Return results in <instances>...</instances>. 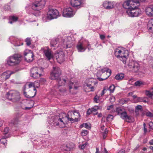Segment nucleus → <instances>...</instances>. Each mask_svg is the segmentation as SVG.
Instances as JSON below:
<instances>
[{"mask_svg": "<svg viewBox=\"0 0 153 153\" xmlns=\"http://www.w3.org/2000/svg\"><path fill=\"white\" fill-rule=\"evenodd\" d=\"M111 71L108 68H104L100 69L97 72V79L100 81L107 79L111 75Z\"/></svg>", "mask_w": 153, "mask_h": 153, "instance_id": "obj_1", "label": "nucleus"}, {"mask_svg": "<svg viewBox=\"0 0 153 153\" xmlns=\"http://www.w3.org/2000/svg\"><path fill=\"white\" fill-rule=\"evenodd\" d=\"M6 97L13 102H16L20 100V94L15 90H11L7 94Z\"/></svg>", "mask_w": 153, "mask_h": 153, "instance_id": "obj_2", "label": "nucleus"}, {"mask_svg": "<svg viewBox=\"0 0 153 153\" xmlns=\"http://www.w3.org/2000/svg\"><path fill=\"white\" fill-rule=\"evenodd\" d=\"M21 55L16 54L9 57L7 59V63L10 66H13L18 64L21 60Z\"/></svg>", "mask_w": 153, "mask_h": 153, "instance_id": "obj_3", "label": "nucleus"}, {"mask_svg": "<svg viewBox=\"0 0 153 153\" xmlns=\"http://www.w3.org/2000/svg\"><path fill=\"white\" fill-rule=\"evenodd\" d=\"M45 0H41L40 1H35L32 2L30 7L33 10L39 11L43 8L45 4Z\"/></svg>", "mask_w": 153, "mask_h": 153, "instance_id": "obj_4", "label": "nucleus"}, {"mask_svg": "<svg viewBox=\"0 0 153 153\" xmlns=\"http://www.w3.org/2000/svg\"><path fill=\"white\" fill-rule=\"evenodd\" d=\"M44 68H42L34 67L32 68L30 70V76L34 78H38L42 75V72Z\"/></svg>", "mask_w": 153, "mask_h": 153, "instance_id": "obj_5", "label": "nucleus"}, {"mask_svg": "<svg viewBox=\"0 0 153 153\" xmlns=\"http://www.w3.org/2000/svg\"><path fill=\"white\" fill-rule=\"evenodd\" d=\"M60 16L57 10L55 9H50L47 13V17L49 20L56 19Z\"/></svg>", "mask_w": 153, "mask_h": 153, "instance_id": "obj_6", "label": "nucleus"}, {"mask_svg": "<svg viewBox=\"0 0 153 153\" xmlns=\"http://www.w3.org/2000/svg\"><path fill=\"white\" fill-rule=\"evenodd\" d=\"M126 13L131 17H137L141 14V10L139 9H135L133 7L127 10Z\"/></svg>", "mask_w": 153, "mask_h": 153, "instance_id": "obj_7", "label": "nucleus"}, {"mask_svg": "<svg viewBox=\"0 0 153 153\" xmlns=\"http://www.w3.org/2000/svg\"><path fill=\"white\" fill-rule=\"evenodd\" d=\"M61 71L58 66H53V70L51 73V77L52 79H57L61 75Z\"/></svg>", "mask_w": 153, "mask_h": 153, "instance_id": "obj_8", "label": "nucleus"}, {"mask_svg": "<svg viewBox=\"0 0 153 153\" xmlns=\"http://www.w3.org/2000/svg\"><path fill=\"white\" fill-rule=\"evenodd\" d=\"M24 55L25 59L27 62H31L34 59V55L31 50H25L24 52Z\"/></svg>", "mask_w": 153, "mask_h": 153, "instance_id": "obj_9", "label": "nucleus"}, {"mask_svg": "<svg viewBox=\"0 0 153 153\" xmlns=\"http://www.w3.org/2000/svg\"><path fill=\"white\" fill-rule=\"evenodd\" d=\"M75 14L72 8L71 7L64 9L62 12V16L66 17H73Z\"/></svg>", "mask_w": 153, "mask_h": 153, "instance_id": "obj_10", "label": "nucleus"}, {"mask_svg": "<svg viewBox=\"0 0 153 153\" xmlns=\"http://www.w3.org/2000/svg\"><path fill=\"white\" fill-rule=\"evenodd\" d=\"M56 80V82L58 83V84L55 85L53 90H55L56 91H61L60 89H59V87L60 86L64 85L66 82V80L64 79H61L59 76L57 79H54Z\"/></svg>", "mask_w": 153, "mask_h": 153, "instance_id": "obj_11", "label": "nucleus"}, {"mask_svg": "<svg viewBox=\"0 0 153 153\" xmlns=\"http://www.w3.org/2000/svg\"><path fill=\"white\" fill-rule=\"evenodd\" d=\"M71 39V37H68L65 39H62V45L63 48H67L71 47L72 45L71 44V42L69 41Z\"/></svg>", "mask_w": 153, "mask_h": 153, "instance_id": "obj_12", "label": "nucleus"}, {"mask_svg": "<svg viewBox=\"0 0 153 153\" xmlns=\"http://www.w3.org/2000/svg\"><path fill=\"white\" fill-rule=\"evenodd\" d=\"M74 114L75 111H68V116L66 117L68 120L72 122L78 121V120L75 117Z\"/></svg>", "mask_w": 153, "mask_h": 153, "instance_id": "obj_13", "label": "nucleus"}, {"mask_svg": "<svg viewBox=\"0 0 153 153\" xmlns=\"http://www.w3.org/2000/svg\"><path fill=\"white\" fill-rule=\"evenodd\" d=\"M55 56L57 62L59 63H61L65 60L64 53L62 51L56 53Z\"/></svg>", "mask_w": 153, "mask_h": 153, "instance_id": "obj_14", "label": "nucleus"}, {"mask_svg": "<svg viewBox=\"0 0 153 153\" xmlns=\"http://www.w3.org/2000/svg\"><path fill=\"white\" fill-rule=\"evenodd\" d=\"M43 51L46 58L48 60H50L52 58L51 51L48 48L46 47L43 48Z\"/></svg>", "mask_w": 153, "mask_h": 153, "instance_id": "obj_15", "label": "nucleus"}, {"mask_svg": "<svg viewBox=\"0 0 153 153\" xmlns=\"http://www.w3.org/2000/svg\"><path fill=\"white\" fill-rule=\"evenodd\" d=\"M132 65L129 64V66L132 69L133 71L134 72H137L140 68V65L137 62L133 61L132 63Z\"/></svg>", "mask_w": 153, "mask_h": 153, "instance_id": "obj_16", "label": "nucleus"}, {"mask_svg": "<svg viewBox=\"0 0 153 153\" xmlns=\"http://www.w3.org/2000/svg\"><path fill=\"white\" fill-rule=\"evenodd\" d=\"M128 53L127 51H126L124 50L123 53H122L121 54H120L119 57L118 58L124 64L126 63L127 57L128 56Z\"/></svg>", "mask_w": 153, "mask_h": 153, "instance_id": "obj_17", "label": "nucleus"}, {"mask_svg": "<svg viewBox=\"0 0 153 153\" xmlns=\"http://www.w3.org/2000/svg\"><path fill=\"white\" fill-rule=\"evenodd\" d=\"M114 3L108 1H105L103 4V7L106 9L110 10L114 8Z\"/></svg>", "mask_w": 153, "mask_h": 153, "instance_id": "obj_18", "label": "nucleus"}, {"mask_svg": "<svg viewBox=\"0 0 153 153\" xmlns=\"http://www.w3.org/2000/svg\"><path fill=\"white\" fill-rule=\"evenodd\" d=\"M62 148L65 151H70L75 148V145L73 143H71L68 144L63 145Z\"/></svg>", "mask_w": 153, "mask_h": 153, "instance_id": "obj_19", "label": "nucleus"}, {"mask_svg": "<svg viewBox=\"0 0 153 153\" xmlns=\"http://www.w3.org/2000/svg\"><path fill=\"white\" fill-rule=\"evenodd\" d=\"M120 115V117L122 119L126 120L127 122H130L129 121L131 120V117L130 115H128L126 112L125 111Z\"/></svg>", "mask_w": 153, "mask_h": 153, "instance_id": "obj_20", "label": "nucleus"}, {"mask_svg": "<svg viewBox=\"0 0 153 153\" xmlns=\"http://www.w3.org/2000/svg\"><path fill=\"white\" fill-rule=\"evenodd\" d=\"M146 14L149 16H153V5H150L146 9Z\"/></svg>", "mask_w": 153, "mask_h": 153, "instance_id": "obj_21", "label": "nucleus"}, {"mask_svg": "<svg viewBox=\"0 0 153 153\" xmlns=\"http://www.w3.org/2000/svg\"><path fill=\"white\" fill-rule=\"evenodd\" d=\"M71 4L74 7L79 8L80 7V5L81 4V0H71Z\"/></svg>", "mask_w": 153, "mask_h": 153, "instance_id": "obj_22", "label": "nucleus"}, {"mask_svg": "<svg viewBox=\"0 0 153 153\" xmlns=\"http://www.w3.org/2000/svg\"><path fill=\"white\" fill-rule=\"evenodd\" d=\"M132 1L131 0H127L123 4V7L126 9H129V8H131V5H132Z\"/></svg>", "mask_w": 153, "mask_h": 153, "instance_id": "obj_23", "label": "nucleus"}, {"mask_svg": "<svg viewBox=\"0 0 153 153\" xmlns=\"http://www.w3.org/2000/svg\"><path fill=\"white\" fill-rule=\"evenodd\" d=\"M76 48L79 52H84L86 49V48L83 47L82 44L81 42H79L76 45Z\"/></svg>", "mask_w": 153, "mask_h": 153, "instance_id": "obj_24", "label": "nucleus"}, {"mask_svg": "<svg viewBox=\"0 0 153 153\" xmlns=\"http://www.w3.org/2000/svg\"><path fill=\"white\" fill-rule=\"evenodd\" d=\"M59 41V39L58 38H55L52 39L50 42L51 46L55 47Z\"/></svg>", "mask_w": 153, "mask_h": 153, "instance_id": "obj_25", "label": "nucleus"}, {"mask_svg": "<svg viewBox=\"0 0 153 153\" xmlns=\"http://www.w3.org/2000/svg\"><path fill=\"white\" fill-rule=\"evenodd\" d=\"M53 124L56 125L58 126L59 124V122H60L61 123H63V121L61 118H60L58 116H56L55 117V119L53 121Z\"/></svg>", "mask_w": 153, "mask_h": 153, "instance_id": "obj_26", "label": "nucleus"}, {"mask_svg": "<svg viewBox=\"0 0 153 153\" xmlns=\"http://www.w3.org/2000/svg\"><path fill=\"white\" fill-rule=\"evenodd\" d=\"M146 94L149 97L153 99V88H152L150 91H146Z\"/></svg>", "mask_w": 153, "mask_h": 153, "instance_id": "obj_27", "label": "nucleus"}, {"mask_svg": "<svg viewBox=\"0 0 153 153\" xmlns=\"http://www.w3.org/2000/svg\"><path fill=\"white\" fill-rule=\"evenodd\" d=\"M123 50H121L119 49H117L114 52V55L116 57L118 58V57H119L120 54H121L122 53H123Z\"/></svg>", "mask_w": 153, "mask_h": 153, "instance_id": "obj_28", "label": "nucleus"}, {"mask_svg": "<svg viewBox=\"0 0 153 153\" xmlns=\"http://www.w3.org/2000/svg\"><path fill=\"white\" fill-rule=\"evenodd\" d=\"M124 77V75L123 74H117L115 76V79L118 80H122Z\"/></svg>", "mask_w": 153, "mask_h": 153, "instance_id": "obj_29", "label": "nucleus"}, {"mask_svg": "<svg viewBox=\"0 0 153 153\" xmlns=\"http://www.w3.org/2000/svg\"><path fill=\"white\" fill-rule=\"evenodd\" d=\"M33 91H35V92H34V94L33 95H32V96H30L29 95H27V93L25 91H24V95L27 98H33V97H34L36 95V89L35 88H34L33 89Z\"/></svg>", "mask_w": 153, "mask_h": 153, "instance_id": "obj_30", "label": "nucleus"}, {"mask_svg": "<svg viewBox=\"0 0 153 153\" xmlns=\"http://www.w3.org/2000/svg\"><path fill=\"white\" fill-rule=\"evenodd\" d=\"M90 82H92V80L90 79L89 80V82L88 83H87V86L89 87L91 89V91H94V87L93 86H92L91 87V86L92 85H94V82H92V83L91 84L90 83Z\"/></svg>", "mask_w": 153, "mask_h": 153, "instance_id": "obj_31", "label": "nucleus"}, {"mask_svg": "<svg viewBox=\"0 0 153 153\" xmlns=\"http://www.w3.org/2000/svg\"><path fill=\"white\" fill-rule=\"evenodd\" d=\"M124 111V110L123 108L121 107H118L117 108L116 112L118 115H120Z\"/></svg>", "mask_w": 153, "mask_h": 153, "instance_id": "obj_32", "label": "nucleus"}, {"mask_svg": "<svg viewBox=\"0 0 153 153\" xmlns=\"http://www.w3.org/2000/svg\"><path fill=\"white\" fill-rule=\"evenodd\" d=\"M1 76L3 77H5V78L6 79H8L10 76V74L8 73V71L3 73Z\"/></svg>", "mask_w": 153, "mask_h": 153, "instance_id": "obj_33", "label": "nucleus"}, {"mask_svg": "<svg viewBox=\"0 0 153 153\" xmlns=\"http://www.w3.org/2000/svg\"><path fill=\"white\" fill-rule=\"evenodd\" d=\"M115 88V87L114 85H111L109 88H108V90L110 93H112L114 92V91Z\"/></svg>", "mask_w": 153, "mask_h": 153, "instance_id": "obj_34", "label": "nucleus"}, {"mask_svg": "<svg viewBox=\"0 0 153 153\" xmlns=\"http://www.w3.org/2000/svg\"><path fill=\"white\" fill-rule=\"evenodd\" d=\"M134 85L136 86H140L144 85V82L142 81L138 80L135 82Z\"/></svg>", "mask_w": 153, "mask_h": 153, "instance_id": "obj_35", "label": "nucleus"}, {"mask_svg": "<svg viewBox=\"0 0 153 153\" xmlns=\"http://www.w3.org/2000/svg\"><path fill=\"white\" fill-rule=\"evenodd\" d=\"M74 116L76 118L77 120H78V121L79 120V118L80 115L79 113L77 111H75V114Z\"/></svg>", "mask_w": 153, "mask_h": 153, "instance_id": "obj_36", "label": "nucleus"}, {"mask_svg": "<svg viewBox=\"0 0 153 153\" xmlns=\"http://www.w3.org/2000/svg\"><path fill=\"white\" fill-rule=\"evenodd\" d=\"M153 26V19H151L149 21L147 25V27L152 28L151 27Z\"/></svg>", "mask_w": 153, "mask_h": 153, "instance_id": "obj_37", "label": "nucleus"}, {"mask_svg": "<svg viewBox=\"0 0 153 153\" xmlns=\"http://www.w3.org/2000/svg\"><path fill=\"white\" fill-rule=\"evenodd\" d=\"M74 83L73 82H72L71 81L70 82L69 86V89H71L73 88V86L75 89H76L78 87L76 86L75 85H74Z\"/></svg>", "mask_w": 153, "mask_h": 153, "instance_id": "obj_38", "label": "nucleus"}, {"mask_svg": "<svg viewBox=\"0 0 153 153\" xmlns=\"http://www.w3.org/2000/svg\"><path fill=\"white\" fill-rule=\"evenodd\" d=\"M31 39L30 38H27L25 40L27 45L29 46L31 45Z\"/></svg>", "mask_w": 153, "mask_h": 153, "instance_id": "obj_39", "label": "nucleus"}, {"mask_svg": "<svg viewBox=\"0 0 153 153\" xmlns=\"http://www.w3.org/2000/svg\"><path fill=\"white\" fill-rule=\"evenodd\" d=\"M7 141L5 138H2L0 140V143L5 145V144H7Z\"/></svg>", "mask_w": 153, "mask_h": 153, "instance_id": "obj_40", "label": "nucleus"}, {"mask_svg": "<svg viewBox=\"0 0 153 153\" xmlns=\"http://www.w3.org/2000/svg\"><path fill=\"white\" fill-rule=\"evenodd\" d=\"M10 19L14 22L17 21L18 19V17L16 16H13L10 17Z\"/></svg>", "mask_w": 153, "mask_h": 153, "instance_id": "obj_41", "label": "nucleus"}, {"mask_svg": "<svg viewBox=\"0 0 153 153\" xmlns=\"http://www.w3.org/2000/svg\"><path fill=\"white\" fill-rule=\"evenodd\" d=\"M114 117L113 115L109 114L106 118V120L107 121H111L113 119Z\"/></svg>", "mask_w": 153, "mask_h": 153, "instance_id": "obj_42", "label": "nucleus"}, {"mask_svg": "<svg viewBox=\"0 0 153 153\" xmlns=\"http://www.w3.org/2000/svg\"><path fill=\"white\" fill-rule=\"evenodd\" d=\"M108 88L107 87H104L103 88V90L102 91L101 93V96H103L104 94L108 90Z\"/></svg>", "mask_w": 153, "mask_h": 153, "instance_id": "obj_43", "label": "nucleus"}, {"mask_svg": "<svg viewBox=\"0 0 153 153\" xmlns=\"http://www.w3.org/2000/svg\"><path fill=\"white\" fill-rule=\"evenodd\" d=\"M88 144V143L85 142L84 144H82V145L79 146V148L82 149H85L86 146Z\"/></svg>", "mask_w": 153, "mask_h": 153, "instance_id": "obj_44", "label": "nucleus"}, {"mask_svg": "<svg viewBox=\"0 0 153 153\" xmlns=\"http://www.w3.org/2000/svg\"><path fill=\"white\" fill-rule=\"evenodd\" d=\"M88 133V131L86 130H83L81 132V134L82 136H86Z\"/></svg>", "mask_w": 153, "mask_h": 153, "instance_id": "obj_45", "label": "nucleus"}, {"mask_svg": "<svg viewBox=\"0 0 153 153\" xmlns=\"http://www.w3.org/2000/svg\"><path fill=\"white\" fill-rule=\"evenodd\" d=\"M146 115L147 117H153V114L149 111H147L146 113Z\"/></svg>", "mask_w": 153, "mask_h": 153, "instance_id": "obj_46", "label": "nucleus"}, {"mask_svg": "<svg viewBox=\"0 0 153 153\" xmlns=\"http://www.w3.org/2000/svg\"><path fill=\"white\" fill-rule=\"evenodd\" d=\"M99 98L100 97L99 96H96L94 98V101L96 103H98V101H99Z\"/></svg>", "mask_w": 153, "mask_h": 153, "instance_id": "obj_47", "label": "nucleus"}, {"mask_svg": "<svg viewBox=\"0 0 153 153\" xmlns=\"http://www.w3.org/2000/svg\"><path fill=\"white\" fill-rule=\"evenodd\" d=\"M33 106H31L30 107H23L22 105L21 106V108L23 109H25L26 110H29Z\"/></svg>", "mask_w": 153, "mask_h": 153, "instance_id": "obj_48", "label": "nucleus"}, {"mask_svg": "<svg viewBox=\"0 0 153 153\" xmlns=\"http://www.w3.org/2000/svg\"><path fill=\"white\" fill-rule=\"evenodd\" d=\"M149 128L151 129H153V123L151 121L149 123Z\"/></svg>", "mask_w": 153, "mask_h": 153, "instance_id": "obj_49", "label": "nucleus"}, {"mask_svg": "<svg viewBox=\"0 0 153 153\" xmlns=\"http://www.w3.org/2000/svg\"><path fill=\"white\" fill-rule=\"evenodd\" d=\"M8 131L9 128L7 127L5 128L4 129L3 133L4 134H6L8 133Z\"/></svg>", "mask_w": 153, "mask_h": 153, "instance_id": "obj_50", "label": "nucleus"}, {"mask_svg": "<svg viewBox=\"0 0 153 153\" xmlns=\"http://www.w3.org/2000/svg\"><path fill=\"white\" fill-rule=\"evenodd\" d=\"M18 120L16 119L11 121V123L13 125H15L17 123Z\"/></svg>", "mask_w": 153, "mask_h": 153, "instance_id": "obj_51", "label": "nucleus"}, {"mask_svg": "<svg viewBox=\"0 0 153 153\" xmlns=\"http://www.w3.org/2000/svg\"><path fill=\"white\" fill-rule=\"evenodd\" d=\"M142 108V106L140 105H138L136 107L135 111H137L140 110Z\"/></svg>", "mask_w": 153, "mask_h": 153, "instance_id": "obj_52", "label": "nucleus"}, {"mask_svg": "<svg viewBox=\"0 0 153 153\" xmlns=\"http://www.w3.org/2000/svg\"><path fill=\"white\" fill-rule=\"evenodd\" d=\"M138 100L140 102H147V101L146 100L143 99L142 98H138Z\"/></svg>", "mask_w": 153, "mask_h": 153, "instance_id": "obj_53", "label": "nucleus"}, {"mask_svg": "<svg viewBox=\"0 0 153 153\" xmlns=\"http://www.w3.org/2000/svg\"><path fill=\"white\" fill-rule=\"evenodd\" d=\"M92 113L94 115H97V111H95V110H93V108H91Z\"/></svg>", "mask_w": 153, "mask_h": 153, "instance_id": "obj_54", "label": "nucleus"}, {"mask_svg": "<svg viewBox=\"0 0 153 153\" xmlns=\"http://www.w3.org/2000/svg\"><path fill=\"white\" fill-rule=\"evenodd\" d=\"M151 27L152 28L147 27V28L150 32L153 33V26Z\"/></svg>", "mask_w": 153, "mask_h": 153, "instance_id": "obj_55", "label": "nucleus"}, {"mask_svg": "<svg viewBox=\"0 0 153 153\" xmlns=\"http://www.w3.org/2000/svg\"><path fill=\"white\" fill-rule=\"evenodd\" d=\"M91 113H92L91 109V110L90 109H89L87 112V114L88 115H89Z\"/></svg>", "mask_w": 153, "mask_h": 153, "instance_id": "obj_56", "label": "nucleus"}, {"mask_svg": "<svg viewBox=\"0 0 153 153\" xmlns=\"http://www.w3.org/2000/svg\"><path fill=\"white\" fill-rule=\"evenodd\" d=\"M83 126H84V127L87 128H90V126H89L88 124L87 123H85L83 124Z\"/></svg>", "mask_w": 153, "mask_h": 153, "instance_id": "obj_57", "label": "nucleus"}, {"mask_svg": "<svg viewBox=\"0 0 153 153\" xmlns=\"http://www.w3.org/2000/svg\"><path fill=\"white\" fill-rule=\"evenodd\" d=\"M131 1H132V5H134V3H139L138 0H131Z\"/></svg>", "mask_w": 153, "mask_h": 153, "instance_id": "obj_58", "label": "nucleus"}, {"mask_svg": "<svg viewBox=\"0 0 153 153\" xmlns=\"http://www.w3.org/2000/svg\"><path fill=\"white\" fill-rule=\"evenodd\" d=\"M93 110H95V111H97V110L99 109V108L98 106H95L94 107L92 108Z\"/></svg>", "mask_w": 153, "mask_h": 153, "instance_id": "obj_59", "label": "nucleus"}, {"mask_svg": "<svg viewBox=\"0 0 153 153\" xmlns=\"http://www.w3.org/2000/svg\"><path fill=\"white\" fill-rule=\"evenodd\" d=\"M101 126V129L103 131L104 129L105 126L103 124H101L100 125Z\"/></svg>", "mask_w": 153, "mask_h": 153, "instance_id": "obj_60", "label": "nucleus"}, {"mask_svg": "<svg viewBox=\"0 0 153 153\" xmlns=\"http://www.w3.org/2000/svg\"><path fill=\"white\" fill-rule=\"evenodd\" d=\"M100 37L102 40H103L105 39V36L103 35H100Z\"/></svg>", "mask_w": 153, "mask_h": 153, "instance_id": "obj_61", "label": "nucleus"}, {"mask_svg": "<svg viewBox=\"0 0 153 153\" xmlns=\"http://www.w3.org/2000/svg\"><path fill=\"white\" fill-rule=\"evenodd\" d=\"M108 131L107 129V128H105V129L104 130V131L103 132V134H107L108 133Z\"/></svg>", "mask_w": 153, "mask_h": 153, "instance_id": "obj_62", "label": "nucleus"}, {"mask_svg": "<svg viewBox=\"0 0 153 153\" xmlns=\"http://www.w3.org/2000/svg\"><path fill=\"white\" fill-rule=\"evenodd\" d=\"M28 86L29 88H31L33 86H34L33 83H31L28 85Z\"/></svg>", "mask_w": 153, "mask_h": 153, "instance_id": "obj_63", "label": "nucleus"}, {"mask_svg": "<svg viewBox=\"0 0 153 153\" xmlns=\"http://www.w3.org/2000/svg\"><path fill=\"white\" fill-rule=\"evenodd\" d=\"M149 143L150 145H153V139H152L149 141Z\"/></svg>", "mask_w": 153, "mask_h": 153, "instance_id": "obj_64", "label": "nucleus"}]
</instances>
